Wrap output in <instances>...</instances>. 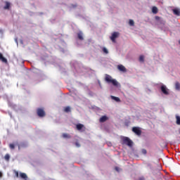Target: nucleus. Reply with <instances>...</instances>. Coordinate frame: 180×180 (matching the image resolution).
<instances>
[{"mask_svg":"<svg viewBox=\"0 0 180 180\" xmlns=\"http://www.w3.org/2000/svg\"><path fill=\"white\" fill-rule=\"evenodd\" d=\"M105 82H108V84H112L113 86H115L116 88L120 87V84L119 82L112 77V76L109 75H106L105 77Z\"/></svg>","mask_w":180,"mask_h":180,"instance_id":"obj_1","label":"nucleus"},{"mask_svg":"<svg viewBox=\"0 0 180 180\" xmlns=\"http://www.w3.org/2000/svg\"><path fill=\"white\" fill-rule=\"evenodd\" d=\"M122 144H126V146H128V147H132L133 146V141L130 139L129 137L124 136L122 139Z\"/></svg>","mask_w":180,"mask_h":180,"instance_id":"obj_2","label":"nucleus"},{"mask_svg":"<svg viewBox=\"0 0 180 180\" xmlns=\"http://www.w3.org/2000/svg\"><path fill=\"white\" fill-rule=\"evenodd\" d=\"M160 89L164 95H169V90L167 88V86L162 84Z\"/></svg>","mask_w":180,"mask_h":180,"instance_id":"obj_3","label":"nucleus"},{"mask_svg":"<svg viewBox=\"0 0 180 180\" xmlns=\"http://www.w3.org/2000/svg\"><path fill=\"white\" fill-rule=\"evenodd\" d=\"M37 113L39 117H44L46 115V112H44V110L41 108H38L37 110Z\"/></svg>","mask_w":180,"mask_h":180,"instance_id":"obj_4","label":"nucleus"},{"mask_svg":"<svg viewBox=\"0 0 180 180\" xmlns=\"http://www.w3.org/2000/svg\"><path fill=\"white\" fill-rule=\"evenodd\" d=\"M132 131L135 133L137 136H141V130H140V128L134 127L132 128Z\"/></svg>","mask_w":180,"mask_h":180,"instance_id":"obj_5","label":"nucleus"},{"mask_svg":"<svg viewBox=\"0 0 180 180\" xmlns=\"http://www.w3.org/2000/svg\"><path fill=\"white\" fill-rule=\"evenodd\" d=\"M117 70H119V71H121L122 72H127V69H126V68L123 65H118Z\"/></svg>","mask_w":180,"mask_h":180,"instance_id":"obj_6","label":"nucleus"},{"mask_svg":"<svg viewBox=\"0 0 180 180\" xmlns=\"http://www.w3.org/2000/svg\"><path fill=\"white\" fill-rule=\"evenodd\" d=\"M117 36H119V34L117 32L112 33V36L110 37V39L112 40V41L113 43H115L116 41V39H117Z\"/></svg>","mask_w":180,"mask_h":180,"instance_id":"obj_7","label":"nucleus"},{"mask_svg":"<svg viewBox=\"0 0 180 180\" xmlns=\"http://www.w3.org/2000/svg\"><path fill=\"white\" fill-rule=\"evenodd\" d=\"M4 4H5V6H4V9L5 11L6 10L9 11V9H11V2L5 1Z\"/></svg>","mask_w":180,"mask_h":180,"instance_id":"obj_8","label":"nucleus"},{"mask_svg":"<svg viewBox=\"0 0 180 180\" xmlns=\"http://www.w3.org/2000/svg\"><path fill=\"white\" fill-rule=\"evenodd\" d=\"M0 61H2V63H8V60L4 57V55H2V53H0Z\"/></svg>","mask_w":180,"mask_h":180,"instance_id":"obj_9","label":"nucleus"},{"mask_svg":"<svg viewBox=\"0 0 180 180\" xmlns=\"http://www.w3.org/2000/svg\"><path fill=\"white\" fill-rule=\"evenodd\" d=\"M77 129L79 130V131H81V130H82V129H84V124H78L76 125Z\"/></svg>","mask_w":180,"mask_h":180,"instance_id":"obj_10","label":"nucleus"},{"mask_svg":"<svg viewBox=\"0 0 180 180\" xmlns=\"http://www.w3.org/2000/svg\"><path fill=\"white\" fill-rule=\"evenodd\" d=\"M106 120H108V117H106L105 115H104L100 118L101 123H104V122H106Z\"/></svg>","mask_w":180,"mask_h":180,"instance_id":"obj_11","label":"nucleus"},{"mask_svg":"<svg viewBox=\"0 0 180 180\" xmlns=\"http://www.w3.org/2000/svg\"><path fill=\"white\" fill-rule=\"evenodd\" d=\"M13 174H14V176L15 178H19V172L16 170H13Z\"/></svg>","mask_w":180,"mask_h":180,"instance_id":"obj_12","label":"nucleus"},{"mask_svg":"<svg viewBox=\"0 0 180 180\" xmlns=\"http://www.w3.org/2000/svg\"><path fill=\"white\" fill-rule=\"evenodd\" d=\"M111 99H113L115 102H120V98H119V97L111 96Z\"/></svg>","mask_w":180,"mask_h":180,"instance_id":"obj_13","label":"nucleus"},{"mask_svg":"<svg viewBox=\"0 0 180 180\" xmlns=\"http://www.w3.org/2000/svg\"><path fill=\"white\" fill-rule=\"evenodd\" d=\"M4 159L8 162H9V160H11V155H9V154H6L4 156Z\"/></svg>","mask_w":180,"mask_h":180,"instance_id":"obj_14","label":"nucleus"},{"mask_svg":"<svg viewBox=\"0 0 180 180\" xmlns=\"http://www.w3.org/2000/svg\"><path fill=\"white\" fill-rule=\"evenodd\" d=\"M152 12L153 13H158V8H157L155 6H153L152 8Z\"/></svg>","mask_w":180,"mask_h":180,"instance_id":"obj_15","label":"nucleus"},{"mask_svg":"<svg viewBox=\"0 0 180 180\" xmlns=\"http://www.w3.org/2000/svg\"><path fill=\"white\" fill-rule=\"evenodd\" d=\"M173 13H174V15H176L177 16H179L180 15V11L178 9H174Z\"/></svg>","mask_w":180,"mask_h":180,"instance_id":"obj_16","label":"nucleus"},{"mask_svg":"<svg viewBox=\"0 0 180 180\" xmlns=\"http://www.w3.org/2000/svg\"><path fill=\"white\" fill-rule=\"evenodd\" d=\"M77 37L79 40H84V37H82V32H79L77 34Z\"/></svg>","mask_w":180,"mask_h":180,"instance_id":"obj_17","label":"nucleus"},{"mask_svg":"<svg viewBox=\"0 0 180 180\" xmlns=\"http://www.w3.org/2000/svg\"><path fill=\"white\" fill-rule=\"evenodd\" d=\"M175 88H176V91H179V90H180V84H179V82H176V84H175Z\"/></svg>","mask_w":180,"mask_h":180,"instance_id":"obj_18","label":"nucleus"},{"mask_svg":"<svg viewBox=\"0 0 180 180\" xmlns=\"http://www.w3.org/2000/svg\"><path fill=\"white\" fill-rule=\"evenodd\" d=\"M139 61L141 63H144V56H139Z\"/></svg>","mask_w":180,"mask_h":180,"instance_id":"obj_19","label":"nucleus"},{"mask_svg":"<svg viewBox=\"0 0 180 180\" xmlns=\"http://www.w3.org/2000/svg\"><path fill=\"white\" fill-rule=\"evenodd\" d=\"M9 148L11 150H15V144L14 143H10L9 144Z\"/></svg>","mask_w":180,"mask_h":180,"instance_id":"obj_20","label":"nucleus"},{"mask_svg":"<svg viewBox=\"0 0 180 180\" xmlns=\"http://www.w3.org/2000/svg\"><path fill=\"white\" fill-rule=\"evenodd\" d=\"M65 112H66V113H68V112H71V108L70 107H65Z\"/></svg>","mask_w":180,"mask_h":180,"instance_id":"obj_21","label":"nucleus"},{"mask_svg":"<svg viewBox=\"0 0 180 180\" xmlns=\"http://www.w3.org/2000/svg\"><path fill=\"white\" fill-rule=\"evenodd\" d=\"M176 124H180V117L176 116Z\"/></svg>","mask_w":180,"mask_h":180,"instance_id":"obj_22","label":"nucleus"},{"mask_svg":"<svg viewBox=\"0 0 180 180\" xmlns=\"http://www.w3.org/2000/svg\"><path fill=\"white\" fill-rule=\"evenodd\" d=\"M63 137L64 138V139H70V135H68V134H63Z\"/></svg>","mask_w":180,"mask_h":180,"instance_id":"obj_23","label":"nucleus"},{"mask_svg":"<svg viewBox=\"0 0 180 180\" xmlns=\"http://www.w3.org/2000/svg\"><path fill=\"white\" fill-rule=\"evenodd\" d=\"M103 51L105 54H108L109 51L106 48H103Z\"/></svg>","mask_w":180,"mask_h":180,"instance_id":"obj_24","label":"nucleus"},{"mask_svg":"<svg viewBox=\"0 0 180 180\" xmlns=\"http://www.w3.org/2000/svg\"><path fill=\"white\" fill-rule=\"evenodd\" d=\"M130 26H134V21L133 20H129Z\"/></svg>","mask_w":180,"mask_h":180,"instance_id":"obj_25","label":"nucleus"},{"mask_svg":"<svg viewBox=\"0 0 180 180\" xmlns=\"http://www.w3.org/2000/svg\"><path fill=\"white\" fill-rule=\"evenodd\" d=\"M23 179L25 180H27V175H26V174H23Z\"/></svg>","mask_w":180,"mask_h":180,"instance_id":"obj_26","label":"nucleus"},{"mask_svg":"<svg viewBox=\"0 0 180 180\" xmlns=\"http://www.w3.org/2000/svg\"><path fill=\"white\" fill-rule=\"evenodd\" d=\"M142 154H147V150L146 149H142Z\"/></svg>","mask_w":180,"mask_h":180,"instance_id":"obj_27","label":"nucleus"},{"mask_svg":"<svg viewBox=\"0 0 180 180\" xmlns=\"http://www.w3.org/2000/svg\"><path fill=\"white\" fill-rule=\"evenodd\" d=\"M155 20H160V19H161V18H160L158 16H155Z\"/></svg>","mask_w":180,"mask_h":180,"instance_id":"obj_28","label":"nucleus"},{"mask_svg":"<svg viewBox=\"0 0 180 180\" xmlns=\"http://www.w3.org/2000/svg\"><path fill=\"white\" fill-rule=\"evenodd\" d=\"M115 171H117V172H119L120 171V169L118 167H115Z\"/></svg>","mask_w":180,"mask_h":180,"instance_id":"obj_29","label":"nucleus"},{"mask_svg":"<svg viewBox=\"0 0 180 180\" xmlns=\"http://www.w3.org/2000/svg\"><path fill=\"white\" fill-rule=\"evenodd\" d=\"M20 178H23V173H20Z\"/></svg>","mask_w":180,"mask_h":180,"instance_id":"obj_30","label":"nucleus"},{"mask_svg":"<svg viewBox=\"0 0 180 180\" xmlns=\"http://www.w3.org/2000/svg\"><path fill=\"white\" fill-rule=\"evenodd\" d=\"M4 176V174H2V172H0V178H2Z\"/></svg>","mask_w":180,"mask_h":180,"instance_id":"obj_31","label":"nucleus"},{"mask_svg":"<svg viewBox=\"0 0 180 180\" xmlns=\"http://www.w3.org/2000/svg\"><path fill=\"white\" fill-rule=\"evenodd\" d=\"M75 144H76L77 147H79L80 146L79 143H76Z\"/></svg>","mask_w":180,"mask_h":180,"instance_id":"obj_32","label":"nucleus"},{"mask_svg":"<svg viewBox=\"0 0 180 180\" xmlns=\"http://www.w3.org/2000/svg\"><path fill=\"white\" fill-rule=\"evenodd\" d=\"M139 180H144V178H140Z\"/></svg>","mask_w":180,"mask_h":180,"instance_id":"obj_33","label":"nucleus"},{"mask_svg":"<svg viewBox=\"0 0 180 180\" xmlns=\"http://www.w3.org/2000/svg\"><path fill=\"white\" fill-rule=\"evenodd\" d=\"M108 146H112V143H108Z\"/></svg>","mask_w":180,"mask_h":180,"instance_id":"obj_34","label":"nucleus"}]
</instances>
